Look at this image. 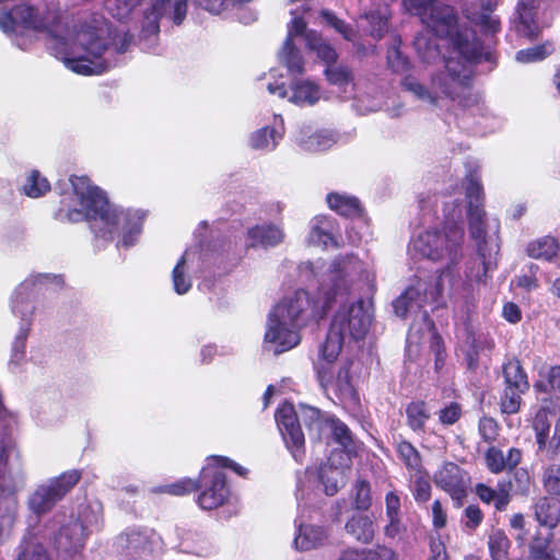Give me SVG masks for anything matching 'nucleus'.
<instances>
[{
    "instance_id": "0e129e2a",
    "label": "nucleus",
    "mask_w": 560,
    "mask_h": 560,
    "mask_svg": "<svg viewBox=\"0 0 560 560\" xmlns=\"http://www.w3.org/2000/svg\"><path fill=\"white\" fill-rule=\"evenodd\" d=\"M207 462L217 467V469L230 468L241 477H246L248 474V470L245 467L241 466L226 456L211 455L207 457Z\"/></svg>"
},
{
    "instance_id": "5701e85b",
    "label": "nucleus",
    "mask_w": 560,
    "mask_h": 560,
    "mask_svg": "<svg viewBox=\"0 0 560 560\" xmlns=\"http://www.w3.org/2000/svg\"><path fill=\"white\" fill-rule=\"evenodd\" d=\"M552 497H541L534 504L535 520L540 526L555 529L560 524V502Z\"/></svg>"
},
{
    "instance_id": "79ce46f5",
    "label": "nucleus",
    "mask_w": 560,
    "mask_h": 560,
    "mask_svg": "<svg viewBox=\"0 0 560 560\" xmlns=\"http://www.w3.org/2000/svg\"><path fill=\"white\" fill-rule=\"evenodd\" d=\"M284 66L288 70L296 75L304 73V59L298 47L294 45L293 39L287 37L284 42Z\"/></svg>"
},
{
    "instance_id": "0eeeda50",
    "label": "nucleus",
    "mask_w": 560,
    "mask_h": 560,
    "mask_svg": "<svg viewBox=\"0 0 560 560\" xmlns=\"http://www.w3.org/2000/svg\"><path fill=\"white\" fill-rule=\"evenodd\" d=\"M198 497L197 504L206 511L215 510L224 505L230 498V488L226 482V476L221 469H217L209 462L203 466L198 475Z\"/></svg>"
},
{
    "instance_id": "f257e3e1",
    "label": "nucleus",
    "mask_w": 560,
    "mask_h": 560,
    "mask_svg": "<svg viewBox=\"0 0 560 560\" xmlns=\"http://www.w3.org/2000/svg\"><path fill=\"white\" fill-rule=\"evenodd\" d=\"M360 268L361 260L354 254L337 256L316 298L304 289H298L272 308V316L288 322L293 328H302L310 322L318 323L327 315L338 295L348 294L351 287L349 278Z\"/></svg>"
},
{
    "instance_id": "49530a36",
    "label": "nucleus",
    "mask_w": 560,
    "mask_h": 560,
    "mask_svg": "<svg viewBox=\"0 0 560 560\" xmlns=\"http://www.w3.org/2000/svg\"><path fill=\"white\" fill-rule=\"evenodd\" d=\"M198 486L197 479L182 478L173 483L165 485L162 491L171 495L183 497L198 491Z\"/></svg>"
},
{
    "instance_id": "a878e982",
    "label": "nucleus",
    "mask_w": 560,
    "mask_h": 560,
    "mask_svg": "<svg viewBox=\"0 0 560 560\" xmlns=\"http://www.w3.org/2000/svg\"><path fill=\"white\" fill-rule=\"evenodd\" d=\"M406 423L415 433H424L425 424L431 418L428 405L422 399H413L406 405Z\"/></svg>"
},
{
    "instance_id": "f8f14e48",
    "label": "nucleus",
    "mask_w": 560,
    "mask_h": 560,
    "mask_svg": "<svg viewBox=\"0 0 560 560\" xmlns=\"http://www.w3.org/2000/svg\"><path fill=\"white\" fill-rule=\"evenodd\" d=\"M48 37L52 40L50 50L54 56L63 61L67 68L73 72L82 75H92L102 70L101 68L95 70L96 63L92 59L85 56H77L74 48L69 45L66 37L58 35V32H56V36ZM97 66L100 67L101 62H97Z\"/></svg>"
},
{
    "instance_id": "2f4dec72",
    "label": "nucleus",
    "mask_w": 560,
    "mask_h": 560,
    "mask_svg": "<svg viewBox=\"0 0 560 560\" xmlns=\"http://www.w3.org/2000/svg\"><path fill=\"white\" fill-rule=\"evenodd\" d=\"M553 534L544 535L537 529L528 544V553L532 560H556L550 547Z\"/></svg>"
},
{
    "instance_id": "6e6d98bb",
    "label": "nucleus",
    "mask_w": 560,
    "mask_h": 560,
    "mask_svg": "<svg viewBox=\"0 0 560 560\" xmlns=\"http://www.w3.org/2000/svg\"><path fill=\"white\" fill-rule=\"evenodd\" d=\"M500 427L492 417L483 416L478 422V432L486 443H493L499 435Z\"/></svg>"
},
{
    "instance_id": "4c0bfd02",
    "label": "nucleus",
    "mask_w": 560,
    "mask_h": 560,
    "mask_svg": "<svg viewBox=\"0 0 560 560\" xmlns=\"http://www.w3.org/2000/svg\"><path fill=\"white\" fill-rule=\"evenodd\" d=\"M318 92V86L310 81L296 82L292 86L290 101L298 105H313L319 98Z\"/></svg>"
},
{
    "instance_id": "37998d69",
    "label": "nucleus",
    "mask_w": 560,
    "mask_h": 560,
    "mask_svg": "<svg viewBox=\"0 0 560 560\" xmlns=\"http://www.w3.org/2000/svg\"><path fill=\"white\" fill-rule=\"evenodd\" d=\"M542 486L550 497L560 500V464H550L545 468Z\"/></svg>"
},
{
    "instance_id": "864d4df0",
    "label": "nucleus",
    "mask_w": 560,
    "mask_h": 560,
    "mask_svg": "<svg viewBox=\"0 0 560 560\" xmlns=\"http://www.w3.org/2000/svg\"><path fill=\"white\" fill-rule=\"evenodd\" d=\"M539 271V266L530 262L526 267V272L516 277V285L522 288L526 292H530L539 287V280L537 278V273Z\"/></svg>"
},
{
    "instance_id": "052dcab7",
    "label": "nucleus",
    "mask_w": 560,
    "mask_h": 560,
    "mask_svg": "<svg viewBox=\"0 0 560 560\" xmlns=\"http://www.w3.org/2000/svg\"><path fill=\"white\" fill-rule=\"evenodd\" d=\"M488 469L493 474H500L506 469V462L502 451L495 446L487 450L485 455Z\"/></svg>"
},
{
    "instance_id": "c03bdc74",
    "label": "nucleus",
    "mask_w": 560,
    "mask_h": 560,
    "mask_svg": "<svg viewBox=\"0 0 560 560\" xmlns=\"http://www.w3.org/2000/svg\"><path fill=\"white\" fill-rule=\"evenodd\" d=\"M372 505L371 485L366 479H359L354 485L353 506L358 511H368Z\"/></svg>"
},
{
    "instance_id": "39448f33",
    "label": "nucleus",
    "mask_w": 560,
    "mask_h": 560,
    "mask_svg": "<svg viewBox=\"0 0 560 560\" xmlns=\"http://www.w3.org/2000/svg\"><path fill=\"white\" fill-rule=\"evenodd\" d=\"M81 478V469H70L50 478L46 483L37 486L27 501L30 510L38 516L50 512L72 491Z\"/></svg>"
},
{
    "instance_id": "2eb2a0df",
    "label": "nucleus",
    "mask_w": 560,
    "mask_h": 560,
    "mask_svg": "<svg viewBox=\"0 0 560 560\" xmlns=\"http://www.w3.org/2000/svg\"><path fill=\"white\" fill-rule=\"evenodd\" d=\"M89 535L88 527L80 518L71 520L59 528L56 536L57 548L68 555L80 553Z\"/></svg>"
},
{
    "instance_id": "603ef678",
    "label": "nucleus",
    "mask_w": 560,
    "mask_h": 560,
    "mask_svg": "<svg viewBox=\"0 0 560 560\" xmlns=\"http://www.w3.org/2000/svg\"><path fill=\"white\" fill-rule=\"evenodd\" d=\"M549 54L548 45L541 44L518 50L516 52V60L523 63L537 62L544 60Z\"/></svg>"
},
{
    "instance_id": "5fc2aeb1",
    "label": "nucleus",
    "mask_w": 560,
    "mask_h": 560,
    "mask_svg": "<svg viewBox=\"0 0 560 560\" xmlns=\"http://www.w3.org/2000/svg\"><path fill=\"white\" fill-rule=\"evenodd\" d=\"M185 264H186V259L184 256H182L172 271L174 290L178 294H185L191 288L190 280L187 279L184 275Z\"/></svg>"
},
{
    "instance_id": "a18cd8bd",
    "label": "nucleus",
    "mask_w": 560,
    "mask_h": 560,
    "mask_svg": "<svg viewBox=\"0 0 560 560\" xmlns=\"http://www.w3.org/2000/svg\"><path fill=\"white\" fill-rule=\"evenodd\" d=\"M307 43L310 48L316 52L317 57L326 63V67L336 63L338 60V54L336 49L329 44L323 42L320 38H311L308 35Z\"/></svg>"
},
{
    "instance_id": "c9c22d12",
    "label": "nucleus",
    "mask_w": 560,
    "mask_h": 560,
    "mask_svg": "<svg viewBox=\"0 0 560 560\" xmlns=\"http://www.w3.org/2000/svg\"><path fill=\"white\" fill-rule=\"evenodd\" d=\"M327 82L331 85L343 88L354 81V74L352 68L345 63L329 65L324 70Z\"/></svg>"
},
{
    "instance_id": "72a5a7b5",
    "label": "nucleus",
    "mask_w": 560,
    "mask_h": 560,
    "mask_svg": "<svg viewBox=\"0 0 560 560\" xmlns=\"http://www.w3.org/2000/svg\"><path fill=\"white\" fill-rule=\"evenodd\" d=\"M327 428L330 430L331 439L345 450L354 448L353 434L349 427L335 416H330L327 421Z\"/></svg>"
},
{
    "instance_id": "ea45409f",
    "label": "nucleus",
    "mask_w": 560,
    "mask_h": 560,
    "mask_svg": "<svg viewBox=\"0 0 560 560\" xmlns=\"http://www.w3.org/2000/svg\"><path fill=\"white\" fill-rule=\"evenodd\" d=\"M16 560H51V558L40 542L23 539L18 546Z\"/></svg>"
},
{
    "instance_id": "f704fd0d",
    "label": "nucleus",
    "mask_w": 560,
    "mask_h": 560,
    "mask_svg": "<svg viewBox=\"0 0 560 560\" xmlns=\"http://www.w3.org/2000/svg\"><path fill=\"white\" fill-rule=\"evenodd\" d=\"M346 337L329 326L326 339L320 347V354L324 360L335 362L342 350Z\"/></svg>"
},
{
    "instance_id": "58836bf2",
    "label": "nucleus",
    "mask_w": 560,
    "mask_h": 560,
    "mask_svg": "<svg viewBox=\"0 0 560 560\" xmlns=\"http://www.w3.org/2000/svg\"><path fill=\"white\" fill-rule=\"evenodd\" d=\"M396 452L408 470H418L421 467V455L411 442L407 440L398 441Z\"/></svg>"
},
{
    "instance_id": "4d7b16f0",
    "label": "nucleus",
    "mask_w": 560,
    "mask_h": 560,
    "mask_svg": "<svg viewBox=\"0 0 560 560\" xmlns=\"http://www.w3.org/2000/svg\"><path fill=\"white\" fill-rule=\"evenodd\" d=\"M323 16L330 26H332L339 34L342 35L345 39H354L357 32L349 23L339 19L330 11H323Z\"/></svg>"
},
{
    "instance_id": "8fccbe9b",
    "label": "nucleus",
    "mask_w": 560,
    "mask_h": 560,
    "mask_svg": "<svg viewBox=\"0 0 560 560\" xmlns=\"http://www.w3.org/2000/svg\"><path fill=\"white\" fill-rule=\"evenodd\" d=\"M401 85L405 90L413 93L420 100H427L433 105L438 103V97L433 95L423 84L418 82L412 75H406L401 81Z\"/></svg>"
},
{
    "instance_id": "20e7f679",
    "label": "nucleus",
    "mask_w": 560,
    "mask_h": 560,
    "mask_svg": "<svg viewBox=\"0 0 560 560\" xmlns=\"http://www.w3.org/2000/svg\"><path fill=\"white\" fill-rule=\"evenodd\" d=\"M432 88L439 90L463 108L479 104L481 97L474 91V71L466 65L448 59L445 68L431 78Z\"/></svg>"
},
{
    "instance_id": "de8ad7c7",
    "label": "nucleus",
    "mask_w": 560,
    "mask_h": 560,
    "mask_svg": "<svg viewBox=\"0 0 560 560\" xmlns=\"http://www.w3.org/2000/svg\"><path fill=\"white\" fill-rule=\"evenodd\" d=\"M485 515L478 504H469L463 512V527L468 532H475L483 522Z\"/></svg>"
},
{
    "instance_id": "412c9836",
    "label": "nucleus",
    "mask_w": 560,
    "mask_h": 560,
    "mask_svg": "<svg viewBox=\"0 0 560 560\" xmlns=\"http://www.w3.org/2000/svg\"><path fill=\"white\" fill-rule=\"evenodd\" d=\"M326 202L332 211L345 218H361L364 214V208L355 196L334 191L327 194Z\"/></svg>"
},
{
    "instance_id": "e2e57ef3",
    "label": "nucleus",
    "mask_w": 560,
    "mask_h": 560,
    "mask_svg": "<svg viewBox=\"0 0 560 560\" xmlns=\"http://www.w3.org/2000/svg\"><path fill=\"white\" fill-rule=\"evenodd\" d=\"M54 218L61 223H77L86 220V214L82 208L60 207L56 210Z\"/></svg>"
},
{
    "instance_id": "f03ea898",
    "label": "nucleus",
    "mask_w": 560,
    "mask_h": 560,
    "mask_svg": "<svg viewBox=\"0 0 560 560\" xmlns=\"http://www.w3.org/2000/svg\"><path fill=\"white\" fill-rule=\"evenodd\" d=\"M71 188L82 209L86 220H100L102 226L94 230L95 237L110 242L119 231L121 221H130V212L117 210L112 207L106 192L94 185L86 175H71L69 177Z\"/></svg>"
},
{
    "instance_id": "cd10ccee",
    "label": "nucleus",
    "mask_w": 560,
    "mask_h": 560,
    "mask_svg": "<svg viewBox=\"0 0 560 560\" xmlns=\"http://www.w3.org/2000/svg\"><path fill=\"white\" fill-rule=\"evenodd\" d=\"M330 416H325L318 408L301 404L299 406V418L308 430L310 434L315 433L316 439H322V432L327 428Z\"/></svg>"
},
{
    "instance_id": "1a4fd4ad",
    "label": "nucleus",
    "mask_w": 560,
    "mask_h": 560,
    "mask_svg": "<svg viewBox=\"0 0 560 560\" xmlns=\"http://www.w3.org/2000/svg\"><path fill=\"white\" fill-rule=\"evenodd\" d=\"M434 483L438 488L446 492L456 509L464 505L468 494V474L457 464L445 463L434 475Z\"/></svg>"
},
{
    "instance_id": "09e8293b",
    "label": "nucleus",
    "mask_w": 560,
    "mask_h": 560,
    "mask_svg": "<svg viewBox=\"0 0 560 560\" xmlns=\"http://www.w3.org/2000/svg\"><path fill=\"white\" fill-rule=\"evenodd\" d=\"M430 350L434 353V369L440 371L445 364L447 354L443 337L434 327L430 337Z\"/></svg>"
},
{
    "instance_id": "6ab92c4d",
    "label": "nucleus",
    "mask_w": 560,
    "mask_h": 560,
    "mask_svg": "<svg viewBox=\"0 0 560 560\" xmlns=\"http://www.w3.org/2000/svg\"><path fill=\"white\" fill-rule=\"evenodd\" d=\"M474 490L478 499L487 505L492 504L495 512L506 511L510 502L512 501L510 482H499L497 489L483 482H478L475 485Z\"/></svg>"
},
{
    "instance_id": "b1692460",
    "label": "nucleus",
    "mask_w": 560,
    "mask_h": 560,
    "mask_svg": "<svg viewBox=\"0 0 560 560\" xmlns=\"http://www.w3.org/2000/svg\"><path fill=\"white\" fill-rule=\"evenodd\" d=\"M347 534L361 544H370L375 535V525L371 516L354 514L346 523Z\"/></svg>"
},
{
    "instance_id": "aec40b11",
    "label": "nucleus",
    "mask_w": 560,
    "mask_h": 560,
    "mask_svg": "<svg viewBox=\"0 0 560 560\" xmlns=\"http://www.w3.org/2000/svg\"><path fill=\"white\" fill-rule=\"evenodd\" d=\"M539 0H518L516 11L518 14V23L516 30L524 37L533 40L540 33L537 22V10Z\"/></svg>"
},
{
    "instance_id": "69168bd1",
    "label": "nucleus",
    "mask_w": 560,
    "mask_h": 560,
    "mask_svg": "<svg viewBox=\"0 0 560 560\" xmlns=\"http://www.w3.org/2000/svg\"><path fill=\"white\" fill-rule=\"evenodd\" d=\"M370 23V35L374 38H382L388 30V19L380 13H371L368 15Z\"/></svg>"
},
{
    "instance_id": "c756f323",
    "label": "nucleus",
    "mask_w": 560,
    "mask_h": 560,
    "mask_svg": "<svg viewBox=\"0 0 560 560\" xmlns=\"http://www.w3.org/2000/svg\"><path fill=\"white\" fill-rule=\"evenodd\" d=\"M465 196L467 200V210L485 209V191L479 176L475 172H469L465 176Z\"/></svg>"
},
{
    "instance_id": "3c124183",
    "label": "nucleus",
    "mask_w": 560,
    "mask_h": 560,
    "mask_svg": "<svg viewBox=\"0 0 560 560\" xmlns=\"http://www.w3.org/2000/svg\"><path fill=\"white\" fill-rule=\"evenodd\" d=\"M418 296V291L413 287L407 288L394 302L393 307L397 316L405 318L411 307L412 302Z\"/></svg>"
},
{
    "instance_id": "680f3d73",
    "label": "nucleus",
    "mask_w": 560,
    "mask_h": 560,
    "mask_svg": "<svg viewBox=\"0 0 560 560\" xmlns=\"http://www.w3.org/2000/svg\"><path fill=\"white\" fill-rule=\"evenodd\" d=\"M463 415L462 406L457 401H451L448 405L439 410V421L443 425H453Z\"/></svg>"
},
{
    "instance_id": "7c9ffc66",
    "label": "nucleus",
    "mask_w": 560,
    "mask_h": 560,
    "mask_svg": "<svg viewBox=\"0 0 560 560\" xmlns=\"http://www.w3.org/2000/svg\"><path fill=\"white\" fill-rule=\"evenodd\" d=\"M42 12V23L44 24L43 33L48 36H56V32H58L63 24V14L60 2L57 0H51L46 2Z\"/></svg>"
},
{
    "instance_id": "a19ab883",
    "label": "nucleus",
    "mask_w": 560,
    "mask_h": 560,
    "mask_svg": "<svg viewBox=\"0 0 560 560\" xmlns=\"http://www.w3.org/2000/svg\"><path fill=\"white\" fill-rule=\"evenodd\" d=\"M50 190L49 180L39 171L33 170L26 178L23 191L31 198H38Z\"/></svg>"
},
{
    "instance_id": "a211bd4d",
    "label": "nucleus",
    "mask_w": 560,
    "mask_h": 560,
    "mask_svg": "<svg viewBox=\"0 0 560 560\" xmlns=\"http://www.w3.org/2000/svg\"><path fill=\"white\" fill-rule=\"evenodd\" d=\"M284 238L283 228L272 222L255 224L247 230L248 248H273L282 244Z\"/></svg>"
},
{
    "instance_id": "c85d7f7f",
    "label": "nucleus",
    "mask_w": 560,
    "mask_h": 560,
    "mask_svg": "<svg viewBox=\"0 0 560 560\" xmlns=\"http://www.w3.org/2000/svg\"><path fill=\"white\" fill-rule=\"evenodd\" d=\"M488 549L491 560H509L512 542L504 532L499 527H492L488 534Z\"/></svg>"
},
{
    "instance_id": "338daca9",
    "label": "nucleus",
    "mask_w": 560,
    "mask_h": 560,
    "mask_svg": "<svg viewBox=\"0 0 560 560\" xmlns=\"http://www.w3.org/2000/svg\"><path fill=\"white\" fill-rule=\"evenodd\" d=\"M431 493L432 487L430 481L423 477L416 478L412 490L415 501L419 504L427 503L431 499Z\"/></svg>"
},
{
    "instance_id": "7ed1b4c3",
    "label": "nucleus",
    "mask_w": 560,
    "mask_h": 560,
    "mask_svg": "<svg viewBox=\"0 0 560 560\" xmlns=\"http://www.w3.org/2000/svg\"><path fill=\"white\" fill-rule=\"evenodd\" d=\"M465 231L457 221H444L441 229L427 230L415 241V249L423 257L440 261L447 260V268H453L463 258Z\"/></svg>"
},
{
    "instance_id": "bb28decb",
    "label": "nucleus",
    "mask_w": 560,
    "mask_h": 560,
    "mask_svg": "<svg viewBox=\"0 0 560 560\" xmlns=\"http://www.w3.org/2000/svg\"><path fill=\"white\" fill-rule=\"evenodd\" d=\"M188 0H151L149 10L161 15L168 14L175 25H180L187 15Z\"/></svg>"
},
{
    "instance_id": "f3484780",
    "label": "nucleus",
    "mask_w": 560,
    "mask_h": 560,
    "mask_svg": "<svg viewBox=\"0 0 560 560\" xmlns=\"http://www.w3.org/2000/svg\"><path fill=\"white\" fill-rule=\"evenodd\" d=\"M78 44L81 47L85 56L92 59L95 63L101 62L100 68L102 69L97 74L103 73L107 69V65L103 59V54L107 49V42L100 34V31L93 26L82 27L78 33ZM77 56H81L77 54ZM95 70H98V66H95Z\"/></svg>"
},
{
    "instance_id": "473e14b6",
    "label": "nucleus",
    "mask_w": 560,
    "mask_h": 560,
    "mask_svg": "<svg viewBox=\"0 0 560 560\" xmlns=\"http://www.w3.org/2000/svg\"><path fill=\"white\" fill-rule=\"evenodd\" d=\"M533 430L535 432V440L538 452L547 450L549 452V433H550V421L548 419V412L545 408L539 409L533 419Z\"/></svg>"
},
{
    "instance_id": "774afa93",
    "label": "nucleus",
    "mask_w": 560,
    "mask_h": 560,
    "mask_svg": "<svg viewBox=\"0 0 560 560\" xmlns=\"http://www.w3.org/2000/svg\"><path fill=\"white\" fill-rule=\"evenodd\" d=\"M276 130L272 127H262L255 131L250 137V145L254 149H265L269 147L270 140L275 139Z\"/></svg>"
},
{
    "instance_id": "423d86ee",
    "label": "nucleus",
    "mask_w": 560,
    "mask_h": 560,
    "mask_svg": "<svg viewBox=\"0 0 560 560\" xmlns=\"http://www.w3.org/2000/svg\"><path fill=\"white\" fill-rule=\"evenodd\" d=\"M372 322V315L365 308L363 299L341 304L334 314L330 327L346 338L359 341L365 338Z\"/></svg>"
},
{
    "instance_id": "393cba45",
    "label": "nucleus",
    "mask_w": 560,
    "mask_h": 560,
    "mask_svg": "<svg viewBox=\"0 0 560 560\" xmlns=\"http://www.w3.org/2000/svg\"><path fill=\"white\" fill-rule=\"evenodd\" d=\"M503 386L528 392L529 381L522 362L517 358L509 359L502 365Z\"/></svg>"
},
{
    "instance_id": "9b49d317",
    "label": "nucleus",
    "mask_w": 560,
    "mask_h": 560,
    "mask_svg": "<svg viewBox=\"0 0 560 560\" xmlns=\"http://www.w3.org/2000/svg\"><path fill=\"white\" fill-rule=\"evenodd\" d=\"M18 26L24 30L43 33L40 10L28 3H20L0 13V27L5 32H14Z\"/></svg>"
},
{
    "instance_id": "4468645a",
    "label": "nucleus",
    "mask_w": 560,
    "mask_h": 560,
    "mask_svg": "<svg viewBox=\"0 0 560 560\" xmlns=\"http://www.w3.org/2000/svg\"><path fill=\"white\" fill-rule=\"evenodd\" d=\"M421 22L442 39H450L459 30L457 12L448 4L440 3L431 7Z\"/></svg>"
},
{
    "instance_id": "6e6552de",
    "label": "nucleus",
    "mask_w": 560,
    "mask_h": 560,
    "mask_svg": "<svg viewBox=\"0 0 560 560\" xmlns=\"http://www.w3.org/2000/svg\"><path fill=\"white\" fill-rule=\"evenodd\" d=\"M275 417L287 447L294 459L302 463L305 457V438L294 405L284 401L277 408Z\"/></svg>"
},
{
    "instance_id": "4be33fe9",
    "label": "nucleus",
    "mask_w": 560,
    "mask_h": 560,
    "mask_svg": "<svg viewBox=\"0 0 560 560\" xmlns=\"http://www.w3.org/2000/svg\"><path fill=\"white\" fill-rule=\"evenodd\" d=\"M525 253L533 259L551 262L560 253L559 241L550 235L538 237L527 243Z\"/></svg>"
},
{
    "instance_id": "ddd939ff",
    "label": "nucleus",
    "mask_w": 560,
    "mask_h": 560,
    "mask_svg": "<svg viewBox=\"0 0 560 560\" xmlns=\"http://www.w3.org/2000/svg\"><path fill=\"white\" fill-rule=\"evenodd\" d=\"M300 329L293 328L288 322L272 316L270 313L264 341L275 345L273 352L280 354L293 349L301 342Z\"/></svg>"
},
{
    "instance_id": "bf43d9fd",
    "label": "nucleus",
    "mask_w": 560,
    "mask_h": 560,
    "mask_svg": "<svg viewBox=\"0 0 560 560\" xmlns=\"http://www.w3.org/2000/svg\"><path fill=\"white\" fill-rule=\"evenodd\" d=\"M124 230L121 245L131 247L136 244L138 235L141 233V224L135 222V215L130 212V221L128 223L121 221L119 229Z\"/></svg>"
},
{
    "instance_id": "dca6fc26",
    "label": "nucleus",
    "mask_w": 560,
    "mask_h": 560,
    "mask_svg": "<svg viewBox=\"0 0 560 560\" xmlns=\"http://www.w3.org/2000/svg\"><path fill=\"white\" fill-rule=\"evenodd\" d=\"M468 220V231L470 237L476 242L477 254L483 266V271L492 269L490 253L487 250V213L486 210L466 211Z\"/></svg>"
},
{
    "instance_id": "9d476101",
    "label": "nucleus",
    "mask_w": 560,
    "mask_h": 560,
    "mask_svg": "<svg viewBox=\"0 0 560 560\" xmlns=\"http://www.w3.org/2000/svg\"><path fill=\"white\" fill-rule=\"evenodd\" d=\"M453 50L470 65H479L482 61L495 65L497 57L491 50H483L482 40L476 33L467 28H459L450 38Z\"/></svg>"
},
{
    "instance_id": "13d9d810",
    "label": "nucleus",
    "mask_w": 560,
    "mask_h": 560,
    "mask_svg": "<svg viewBox=\"0 0 560 560\" xmlns=\"http://www.w3.org/2000/svg\"><path fill=\"white\" fill-rule=\"evenodd\" d=\"M387 65L392 71L396 73L407 72L411 67L408 57L404 56V54L397 47H392L388 49Z\"/></svg>"
},
{
    "instance_id": "e433bc0d",
    "label": "nucleus",
    "mask_w": 560,
    "mask_h": 560,
    "mask_svg": "<svg viewBox=\"0 0 560 560\" xmlns=\"http://www.w3.org/2000/svg\"><path fill=\"white\" fill-rule=\"evenodd\" d=\"M526 392L503 386L498 402L500 412L506 416L517 413L521 410V406L523 404V395Z\"/></svg>"
}]
</instances>
